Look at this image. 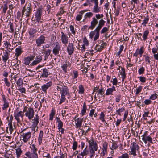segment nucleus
<instances>
[{"mask_svg": "<svg viewBox=\"0 0 158 158\" xmlns=\"http://www.w3.org/2000/svg\"><path fill=\"white\" fill-rule=\"evenodd\" d=\"M142 89V86H139L136 90L135 94L138 95L139 93Z\"/></svg>", "mask_w": 158, "mask_h": 158, "instance_id": "obj_51", "label": "nucleus"}, {"mask_svg": "<svg viewBox=\"0 0 158 158\" xmlns=\"http://www.w3.org/2000/svg\"><path fill=\"white\" fill-rule=\"evenodd\" d=\"M2 98L4 102L3 106L2 107V109L3 110H5L9 107V104L7 100H6L4 95L2 96Z\"/></svg>", "mask_w": 158, "mask_h": 158, "instance_id": "obj_26", "label": "nucleus"}, {"mask_svg": "<svg viewBox=\"0 0 158 158\" xmlns=\"http://www.w3.org/2000/svg\"><path fill=\"white\" fill-rule=\"evenodd\" d=\"M96 31L95 30L94 31H91L89 35L90 38L92 39L93 38L94 35H96Z\"/></svg>", "mask_w": 158, "mask_h": 158, "instance_id": "obj_52", "label": "nucleus"}, {"mask_svg": "<svg viewBox=\"0 0 158 158\" xmlns=\"http://www.w3.org/2000/svg\"><path fill=\"white\" fill-rule=\"evenodd\" d=\"M65 7L64 6H63L60 8V12L58 13L57 14V15H62L63 14H64V13L66 12V11H64V8Z\"/></svg>", "mask_w": 158, "mask_h": 158, "instance_id": "obj_46", "label": "nucleus"}, {"mask_svg": "<svg viewBox=\"0 0 158 158\" xmlns=\"http://www.w3.org/2000/svg\"><path fill=\"white\" fill-rule=\"evenodd\" d=\"M87 146H86L85 148L83 151L82 152L85 155H86L89 154V151L87 149Z\"/></svg>", "mask_w": 158, "mask_h": 158, "instance_id": "obj_62", "label": "nucleus"}, {"mask_svg": "<svg viewBox=\"0 0 158 158\" xmlns=\"http://www.w3.org/2000/svg\"><path fill=\"white\" fill-rule=\"evenodd\" d=\"M122 71L120 72V73L122 75V81H124V79L126 78V74L125 69L122 67H121Z\"/></svg>", "mask_w": 158, "mask_h": 158, "instance_id": "obj_33", "label": "nucleus"}, {"mask_svg": "<svg viewBox=\"0 0 158 158\" xmlns=\"http://www.w3.org/2000/svg\"><path fill=\"white\" fill-rule=\"evenodd\" d=\"M84 129L83 130L82 129L80 128V129L81 130L82 133L83 134H86L89 131L91 128H89L88 127L86 126V125L84 126Z\"/></svg>", "mask_w": 158, "mask_h": 158, "instance_id": "obj_29", "label": "nucleus"}, {"mask_svg": "<svg viewBox=\"0 0 158 158\" xmlns=\"http://www.w3.org/2000/svg\"><path fill=\"white\" fill-rule=\"evenodd\" d=\"M43 136V132L42 131H40V132L38 137L39 143L40 145L42 143Z\"/></svg>", "mask_w": 158, "mask_h": 158, "instance_id": "obj_30", "label": "nucleus"}, {"mask_svg": "<svg viewBox=\"0 0 158 158\" xmlns=\"http://www.w3.org/2000/svg\"><path fill=\"white\" fill-rule=\"evenodd\" d=\"M40 120V118L38 115L36 114L35 116L34 117L33 119L32 120V123L33 125L35 127L37 126V125L39 123Z\"/></svg>", "mask_w": 158, "mask_h": 158, "instance_id": "obj_19", "label": "nucleus"}, {"mask_svg": "<svg viewBox=\"0 0 158 158\" xmlns=\"http://www.w3.org/2000/svg\"><path fill=\"white\" fill-rule=\"evenodd\" d=\"M125 110V108H119L116 111V114L119 115L120 116L121 115V113L123 112Z\"/></svg>", "mask_w": 158, "mask_h": 158, "instance_id": "obj_44", "label": "nucleus"}, {"mask_svg": "<svg viewBox=\"0 0 158 158\" xmlns=\"http://www.w3.org/2000/svg\"><path fill=\"white\" fill-rule=\"evenodd\" d=\"M8 125L9 131L10 133H11L14 130V128L13 127L12 123H9Z\"/></svg>", "mask_w": 158, "mask_h": 158, "instance_id": "obj_53", "label": "nucleus"}, {"mask_svg": "<svg viewBox=\"0 0 158 158\" xmlns=\"http://www.w3.org/2000/svg\"><path fill=\"white\" fill-rule=\"evenodd\" d=\"M36 31V29L34 28H31L29 31V33L30 35H32L35 33Z\"/></svg>", "mask_w": 158, "mask_h": 158, "instance_id": "obj_58", "label": "nucleus"}, {"mask_svg": "<svg viewBox=\"0 0 158 158\" xmlns=\"http://www.w3.org/2000/svg\"><path fill=\"white\" fill-rule=\"evenodd\" d=\"M32 11L31 3L27 1L22 9V16L23 17V15H25L26 17H29Z\"/></svg>", "mask_w": 158, "mask_h": 158, "instance_id": "obj_1", "label": "nucleus"}, {"mask_svg": "<svg viewBox=\"0 0 158 158\" xmlns=\"http://www.w3.org/2000/svg\"><path fill=\"white\" fill-rule=\"evenodd\" d=\"M42 73L40 77L46 78L48 75V71L46 68H44L42 69Z\"/></svg>", "mask_w": 158, "mask_h": 158, "instance_id": "obj_28", "label": "nucleus"}, {"mask_svg": "<svg viewBox=\"0 0 158 158\" xmlns=\"http://www.w3.org/2000/svg\"><path fill=\"white\" fill-rule=\"evenodd\" d=\"M55 44H56V46L53 49L52 52L54 55H57L59 53L60 48V46L59 43L58 42H56L55 43Z\"/></svg>", "mask_w": 158, "mask_h": 158, "instance_id": "obj_11", "label": "nucleus"}, {"mask_svg": "<svg viewBox=\"0 0 158 158\" xmlns=\"http://www.w3.org/2000/svg\"><path fill=\"white\" fill-rule=\"evenodd\" d=\"M95 150L94 149H93L92 148H89V152L90 154V157L91 158H92L94 156V155L95 154Z\"/></svg>", "mask_w": 158, "mask_h": 158, "instance_id": "obj_48", "label": "nucleus"}, {"mask_svg": "<svg viewBox=\"0 0 158 158\" xmlns=\"http://www.w3.org/2000/svg\"><path fill=\"white\" fill-rule=\"evenodd\" d=\"M67 66L68 65L67 64H63L61 68H62L63 70L65 72H67Z\"/></svg>", "mask_w": 158, "mask_h": 158, "instance_id": "obj_57", "label": "nucleus"}, {"mask_svg": "<svg viewBox=\"0 0 158 158\" xmlns=\"http://www.w3.org/2000/svg\"><path fill=\"white\" fill-rule=\"evenodd\" d=\"M55 114V112L54 110H52L51 111V113L50 114V117H49V120H52L53 118V117Z\"/></svg>", "mask_w": 158, "mask_h": 158, "instance_id": "obj_45", "label": "nucleus"}, {"mask_svg": "<svg viewBox=\"0 0 158 158\" xmlns=\"http://www.w3.org/2000/svg\"><path fill=\"white\" fill-rule=\"evenodd\" d=\"M112 148L111 149L112 150L116 149L118 147V146L117 145L116 142L112 140Z\"/></svg>", "mask_w": 158, "mask_h": 158, "instance_id": "obj_43", "label": "nucleus"}, {"mask_svg": "<svg viewBox=\"0 0 158 158\" xmlns=\"http://www.w3.org/2000/svg\"><path fill=\"white\" fill-rule=\"evenodd\" d=\"M23 111H20L18 112L16 111L15 113L14 117H15L16 120L17 121V123H19L20 122V118L23 119Z\"/></svg>", "mask_w": 158, "mask_h": 158, "instance_id": "obj_9", "label": "nucleus"}, {"mask_svg": "<svg viewBox=\"0 0 158 158\" xmlns=\"http://www.w3.org/2000/svg\"><path fill=\"white\" fill-rule=\"evenodd\" d=\"M34 56H33L25 57L23 60V63L26 65H28L30 62L34 60Z\"/></svg>", "mask_w": 158, "mask_h": 158, "instance_id": "obj_16", "label": "nucleus"}, {"mask_svg": "<svg viewBox=\"0 0 158 158\" xmlns=\"http://www.w3.org/2000/svg\"><path fill=\"white\" fill-rule=\"evenodd\" d=\"M25 155L28 158H38V156L37 152H32L29 151L26 152Z\"/></svg>", "mask_w": 158, "mask_h": 158, "instance_id": "obj_14", "label": "nucleus"}, {"mask_svg": "<svg viewBox=\"0 0 158 158\" xmlns=\"http://www.w3.org/2000/svg\"><path fill=\"white\" fill-rule=\"evenodd\" d=\"M61 40L62 42L64 44L66 45L68 43L69 38L70 37L71 33L70 32L68 33L69 37H68L63 32H61Z\"/></svg>", "mask_w": 158, "mask_h": 158, "instance_id": "obj_7", "label": "nucleus"}, {"mask_svg": "<svg viewBox=\"0 0 158 158\" xmlns=\"http://www.w3.org/2000/svg\"><path fill=\"white\" fill-rule=\"evenodd\" d=\"M119 158H129V156L127 153L123 154L121 156H119Z\"/></svg>", "mask_w": 158, "mask_h": 158, "instance_id": "obj_55", "label": "nucleus"}, {"mask_svg": "<svg viewBox=\"0 0 158 158\" xmlns=\"http://www.w3.org/2000/svg\"><path fill=\"white\" fill-rule=\"evenodd\" d=\"M42 11L43 8H39L37 9V11L35 13V18L36 20L38 22H39L41 19Z\"/></svg>", "mask_w": 158, "mask_h": 158, "instance_id": "obj_10", "label": "nucleus"}, {"mask_svg": "<svg viewBox=\"0 0 158 158\" xmlns=\"http://www.w3.org/2000/svg\"><path fill=\"white\" fill-rule=\"evenodd\" d=\"M149 33V31L148 30H146L144 31L142 37L144 41H145L147 40Z\"/></svg>", "mask_w": 158, "mask_h": 158, "instance_id": "obj_31", "label": "nucleus"}, {"mask_svg": "<svg viewBox=\"0 0 158 158\" xmlns=\"http://www.w3.org/2000/svg\"><path fill=\"white\" fill-rule=\"evenodd\" d=\"M105 114L103 112H102L100 115L99 119L102 122H105L104 119Z\"/></svg>", "mask_w": 158, "mask_h": 158, "instance_id": "obj_50", "label": "nucleus"}, {"mask_svg": "<svg viewBox=\"0 0 158 158\" xmlns=\"http://www.w3.org/2000/svg\"><path fill=\"white\" fill-rule=\"evenodd\" d=\"M61 89L62 90L61 91V94L64 95L69 94V89L67 86L64 85L62 86Z\"/></svg>", "mask_w": 158, "mask_h": 158, "instance_id": "obj_22", "label": "nucleus"}, {"mask_svg": "<svg viewBox=\"0 0 158 158\" xmlns=\"http://www.w3.org/2000/svg\"><path fill=\"white\" fill-rule=\"evenodd\" d=\"M23 112H25V115L26 117L31 120L32 119L34 115V111L32 108L24 106L23 110Z\"/></svg>", "mask_w": 158, "mask_h": 158, "instance_id": "obj_3", "label": "nucleus"}, {"mask_svg": "<svg viewBox=\"0 0 158 158\" xmlns=\"http://www.w3.org/2000/svg\"><path fill=\"white\" fill-rule=\"evenodd\" d=\"M100 8L98 7V5H94L93 12L94 13H98L100 11Z\"/></svg>", "mask_w": 158, "mask_h": 158, "instance_id": "obj_37", "label": "nucleus"}, {"mask_svg": "<svg viewBox=\"0 0 158 158\" xmlns=\"http://www.w3.org/2000/svg\"><path fill=\"white\" fill-rule=\"evenodd\" d=\"M79 93L81 94H84L85 89L83 86L81 85H80L79 87Z\"/></svg>", "mask_w": 158, "mask_h": 158, "instance_id": "obj_39", "label": "nucleus"}, {"mask_svg": "<svg viewBox=\"0 0 158 158\" xmlns=\"http://www.w3.org/2000/svg\"><path fill=\"white\" fill-rule=\"evenodd\" d=\"M98 23V20L95 17L92 18V20L91 22V25L89 27V29H93Z\"/></svg>", "mask_w": 158, "mask_h": 158, "instance_id": "obj_18", "label": "nucleus"}, {"mask_svg": "<svg viewBox=\"0 0 158 158\" xmlns=\"http://www.w3.org/2000/svg\"><path fill=\"white\" fill-rule=\"evenodd\" d=\"M45 37L43 35H41L36 40V43L37 47H40L45 43Z\"/></svg>", "mask_w": 158, "mask_h": 158, "instance_id": "obj_6", "label": "nucleus"}, {"mask_svg": "<svg viewBox=\"0 0 158 158\" xmlns=\"http://www.w3.org/2000/svg\"><path fill=\"white\" fill-rule=\"evenodd\" d=\"M42 60V56L40 55L36 56L35 60L30 64V66H34L41 62Z\"/></svg>", "mask_w": 158, "mask_h": 158, "instance_id": "obj_15", "label": "nucleus"}, {"mask_svg": "<svg viewBox=\"0 0 158 158\" xmlns=\"http://www.w3.org/2000/svg\"><path fill=\"white\" fill-rule=\"evenodd\" d=\"M64 95L61 94V98L59 104H61L62 103L65 102L66 98Z\"/></svg>", "mask_w": 158, "mask_h": 158, "instance_id": "obj_47", "label": "nucleus"}, {"mask_svg": "<svg viewBox=\"0 0 158 158\" xmlns=\"http://www.w3.org/2000/svg\"><path fill=\"white\" fill-rule=\"evenodd\" d=\"M144 20L143 21V22L141 23L142 25H143L144 26H146V24L148 23V22L149 21V18L148 16L145 17L144 16Z\"/></svg>", "mask_w": 158, "mask_h": 158, "instance_id": "obj_41", "label": "nucleus"}, {"mask_svg": "<svg viewBox=\"0 0 158 158\" xmlns=\"http://www.w3.org/2000/svg\"><path fill=\"white\" fill-rule=\"evenodd\" d=\"M15 55L16 56L17 58V57L19 56L23 52L21 48H17L15 50Z\"/></svg>", "mask_w": 158, "mask_h": 158, "instance_id": "obj_34", "label": "nucleus"}, {"mask_svg": "<svg viewBox=\"0 0 158 158\" xmlns=\"http://www.w3.org/2000/svg\"><path fill=\"white\" fill-rule=\"evenodd\" d=\"M52 85V82H49L47 83L46 84L43 85L41 87V89L42 90L46 93H47V90L49 87H50Z\"/></svg>", "mask_w": 158, "mask_h": 158, "instance_id": "obj_17", "label": "nucleus"}, {"mask_svg": "<svg viewBox=\"0 0 158 158\" xmlns=\"http://www.w3.org/2000/svg\"><path fill=\"white\" fill-rule=\"evenodd\" d=\"M93 14L91 12H89L85 14L84 16L85 19H86L88 18L90 19L93 15Z\"/></svg>", "mask_w": 158, "mask_h": 158, "instance_id": "obj_36", "label": "nucleus"}, {"mask_svg": "<svg viewBox=\"0 0 158 158\" xmlns=\"http://www.w3.org/2000/svg\"><path fill=\"white\" fill-rule=\"evenodd\" d=\"M106 46V44L105 43H102L101 45L98 48V50L100 52Z\"/></svg>", "mask_w": 158, "mask_h": 158, "instance_id": "obj_38", "label": "nucleus"}, {"mask_svg": "<svg viewBox=\"0 0 158 158\" xmlns=\"http://www.w3.org/2000/svg\"><path fill=\"white\" fill-rule=\"evenodd\" d=\"M2 7H3V12L4 13H6V11L8 9L7 6L6 4H4V5L3 6H2Z\"/></svg>", "mask_w": 158, "mask_h": 158, "instance_id": "obj_54", "label": "nucleus"}, {"mask_svg": "<svg viewBox=\"0 0 158 158\" xmlns=\"http://www.w3.org/2000/svg\"><path fill=\"white\" fill-rule=\"evenodd\" d=\"M77 146V142L74 141L73 143L72 148L73 150H75Z\"/></svg>", "mask_w": 158, "mask_h": 158, "instance_id": "obj_61", "label": "nucleus"}, {"mask_svg": "<svg viewBox=\"0 0 158 158\" xmlns=\"http://www.w3.org/2000/svg\"><path fill=\"white\" fill-rule=\"evenodd\" d=\"M51 52V50L50 49H48L44 51V60H47L48 58V57L50 55Z\"/></svg>", "mask_w": 158, "mask_h": 158, "instance_id": "obj_23", "label": "nucleus"}, {"mask_svg": "<svg viewBox=\"0 0 158 158\" xmlns=\"http://www.w3.org/2000/svg\"><path fill=\"white\" fill-rule=\"evenodd\" d=\"M16 155H17V157L18 158H19L20 157L21 154L22 152V151L21 150V149L19 148H18L16 149Z\"/></svg>", "mask_w": 158, "mask_h": 158, "instance_id": "obj_42", "label": "nucleus"}, {"mask_svg": "<svg viewBox=\"0 0 158 158\" xmlns=\"http://www.w3.org/2000/svg\"><path fill=\"white\" fill-rule=\"evenodd\" d=\"M86 106L85 102H84L83 104V109L81 110V114L82 115H84L85 113H86Z\"/></svg>", "mask_w": 158, "mask_h": 158, "instance_id": "obj_40", "label": "nucleus"}, {"mask_svg": "<svg viewBox=\"0 0 158 158\" xmlns=\"http://www.w3.org/2000/svg\"><path fill=\"white\" fill-rule=\"evenodd\" d=\"M88 11L87 10H81L79 12V14L76 16V20L78 21H80L82 18V15L83 14L86 12Z\"/></svg>", "mask_w": 158, "mask_h": 158, "instance_id": "obj_20", "label": "nucleus"}, {"mask_svg": "<svg viewBox=\"0 0 158 158\" xmlns=\"http://www.w3.org/2000/svg\"><path fill=\"white\" fill-rule=\"evenodd\" d=\"M143 56L145 57V60L146 61V64H149L151 63V61L149 56L147 55H144Z\"/></svg>", "mask_w": 158, "mask_h": 158, "instance_id": "obj_35", "label": "nucleus"}, {"mask_svg": "<svg viewBox=\"0 0 158 158\" xmlns=\"http://www.w3.org/2000/svg\"><path fill=\"white\" fill-rule=\"evenodd\" d=\"M142 140L144 142L145 144H146L147 143V141H148L151 143H153L152 140V139L151 137V136H147L146 133H145L142 136Z\"/></svg>", "mask_w": 158, "mask_h": 158, "instance_id": "obj_12", "label": "nucleus"}, {"mask_svg": "<svg viewBox=\"0 0 158 158\" xmlns=\"http://www.w3.org/2000/svg\"><path fill=\"white\" fill-rule=\"evenodd\" d=\"M157 95L156 94L152 95L150 97V99L154 100L157 98Z\"/></svg>", "mask_w": 158, "mask_h": 158, "instance_id": "obj_60", "label": "nucleus"}, {"mask_svg": "<svg viewBox=\"0 0 158 158\" xmlns=\"http://www.w3.org/2000/svg\"><path fill=\"white\" fill-rule=\"evenodd\" d=\"M32 142H29V143L30 145V148L31 149V152H37V148L35 145L34 144H32Z\"/></svg>", "mask_w": 158, "mask_h": 158, "instance_id": "obj_25", "label": "nucleus"}, {"mask_svg": "<svg viewBox=\"0 0 158 158\" xmlns=\"http://www.w3.org/2000/svg\"><path fill=\"white\" fill-rule=\"evenodd\" d=\"M83 120V118H78L77 119V123H75L76 128H79L80 129V127L82 124Z\"/></svg>", "mask_w": 158, "mask_h": 158, "instance_id": "obj_27", "label": "nucleus"}, {"mask_svg": "<svg viewBox=\"0 0 158 158\" xmlns=\"http://www.w3.org/2000/svg\"><path fill=\"white\" fill-rule=\"evenodd\" d=\"M26 129H24L21 130L20 133L22 134L21 139L23 142L24 143L30 142V139L31 137V132H25Z\"/></svg>", "mask_w": 158, "mask_h": 158, "instance_id": "obj_2", "label": "nucleus"}, {"mask_svg": "<svg viewBox=\"0 0 158 158\" xmlns=\"http://www.w3.org/2000/svg\"><path fill=\"white\" fill-rule=\"evenodd\" d=\"M86 141L89 143V148H92L94 149L95 151H97L98 148V144L96 142L92 139L91 140H88V139L86 138Z\"/></svg>", "mask_w": 158, "mask_h": 158, "instance_id": "obj_5", "label": "nucleus"}, {"mask_svg": "<svg viewBox=\"0 0 158 158\" xmlns=\"http://www.w3.org/2000/svg\"><path fill=\"white\" fill-rule=\"evenodd\" d=\"M56 118L57 122L58 123V129L59 130H60V129L61 128L63 127V123L59 118L57 117Z\"/></svg>", "mask_w": 158, "mask_h": 158, "instance_id": "obj_32", "label": "nucleus"}, {"mask_svg": "<svg viewBox=\"0 0 158 158\" xmlns=\"http://www.w3.org/2000/svg\"><path fill=\"white\" fill-rule=\"evenodd\" d=\"M105 22H106L102 19H101L99 21L98 25L95 29V30L96 31V33L94 38V41L96 40L99 38L100 30L104 25Z\"/></svg>", "mask_w": 158, "mask_h": 158, "instance_id": "obj_4", "label": "nucleus"}, {"mask_svg": "<svg viewBox=\"0 0 158 158\" xmlns=\"http://www.w3.org/2000/svg\"><path fill=\"white\" fill-rule=\"evenodd\" d=\"M115 91V87L114 86H113L112 88H110L107 89L105 94L106 95H112L113 92Z\"/></svg>", "mask_w": 158, "mask_h": 158, "instance_id": "obj_24", "label": "nucleus"}, {"mask_svg": "<svg viewBox=\"0 0 158 158\" xmlns=\"http://www.w3.org/2000/svg\"><path fill=\"white\" fill-rule=\"evenodd\" d=\"M138 78H139V80L142 83H144L146 81V78L145 77H138Z\"/></svg>", "mask_w": 158, "mask_h": 158, "instance_id": "obj_64", "label": "nucleus"}, {"mask_svg": "<svg viewBox=\"0 0 158 158\" xmlns=\"http://www.w3.org/2000/svg\"><path fill=\"white\" fill-rule=\"evenodd\" d=\"M131 148V154L135 156L136 155V150H138L139 149V146L136 143H133Z\"/></svg>", "mask_w": 158, "mask_h": 158, "instance_id": "obj_13", "label": "nucleus"}, {"mask_svg": "<svg viewBox=\"0 0 158 158\" xmlns=\"http://www.w3.org/2000/svg\"><path fill=\"white\" fill-rule=\"evenodd\" d=\"M10 54L6 51L3 52V55L2 56V59L4 63H6L9 58Z\"/></svg>", "mask_w": 158, "mask_h": 158, "instance_id": "obj_21", "label": "nucleus"}, {"mask_svg": "<svg viewBox=\"0 0 158 158\" xmlns=\"http://www.w3.org/2000/svg\"><path fill=\"white\" fill-rule=\"evenodd\" d=\"M144 68L143 67H142L139 69L138 70L139 73L140 74H142L144 73Z\"/></svg>", "mask_w": 158, "mask_h": 158, "instance_id": "obj_56", "label": "nucleus"}, {"mask_svg": "<svg viewBox=\"0 0 158 158\" xmlns=\"http://www.w3.org/2000/svg\"><path fill=\"white\" fill-rule=\"evenodd\" d=\"M107 146L108 143L106 142H105L103 144V148L102 149L104 150L105 152H107Z\"/></svg>", "mask_w": 158, "mask_h": 158, "instance_id": "obj_49", "label": "nucleus"}, {"mask_svg": "<svg viewBox=\"0 0 158 158\" xmlns=\"http://www.w3.org/2000/svg\"><path fill=\"white\" fill-rule=\"evenodd\" d=\"M70 31H71L72 33L73 34H75L76 32L74 30V27L72 25H70L69 27Z\"/></svg>", "mask_w": 158, "mask_h": 158, "instance_id": "obj_63", "label": "nucleus"}, {"mask_svg": "<svg viewBox=\"0 0 158 158\" xmlns=\"http://www.w3.org/2000/svg\"><path fill=\"white\" fill-rule=\"evenodd\" d=\"M75 48L73 43H69L67 47V52L69 55L71 56L73 54Z\"/></svg>", "mask_w": 158, "mask_h": 158, "instance_id": "obj_8", "label": "nucleus"}, {"mask_svg": "<svg viewBox=\"0 0 158 158\" xmlns=\"http://www.w3.org/2000/svg\"><path fill=\"white\" fill-rule=\"evenodd\" d=\"M23 82V80L21 78H19L16 81V84L18 86H20L22 85Z\"/></svg>", "mask_w": 158, "mask_h": 158, "instance_id": "obj_59", "label": "nucleus"}]
</instances>
